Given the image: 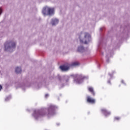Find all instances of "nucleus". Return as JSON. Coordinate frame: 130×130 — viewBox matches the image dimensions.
Instances as JSON below:
<instances>
[{
    "label": "nucleus",
    "instance_id": "1",
    "mask_svg": "<svg viewBox=\"0 0 130 130\" xmlns=\"http://www.w3.org/2000/svg\"><path fill=\"white\" fill-rule=\"evenodd\" d=\"M57 108V107L53 105H50L48 109L47 112H45V110H35L34 111V113L32 114V116L35 118V119H38L40 117H43V116H45L46 115L48 117H51L55 114V109Z\"/></svg>",
    "mask_w": 130,
    "mask_h": 130
},
{
    "label": "nucleus",
    "instance_id": "2",
    "mask_svg": "<svg viewBox=\"0 0 130 130\" xmlns=\"http://www.w3.org/2000/svg\"><path fill=\"white\" fill-rule=\"evenodd\" d=\"M78 38L80 43H83V44H89L91 41V35L87 32L79 34Z\"/></svg>",
    "mask_w": 130,
    "mask_h": 130
},
{
    "label": "nucleus",
    "instance_id": "3",
    "mask_svg": "<svg viewBox=\"0 0 130 130\" xmlns=\"http://www.w3.org/2000/svg\"><path fill=\"white\" fill-rule=\"evenodd\" d=\"M16 48V42L14 41H8L4 44V50L7 52H13Z\"/></svg>",
    "mask_w": 130,
    "mask_h": 130
},
{
    "label": "nucleus",
    "instance_id": "4",
    "mask_svg": "<svg viewBox=\"0 0 130 130\" xmlns=\"http://www.w3.org/2000/svg\"><path fill=\"white\" fill-rule=\"evenodd\" d=\"M54 8L45 7L43 9L42 14L44 16H53L54 15Z\"/></svg>",
    "mask_w": 130,
    "mask_h": 130
},
{
    "label": "nucleus",
    "instance_id": "5",
    "mask_svg": "<svg viewBox=\"0 0 130 130\" xmlns=\"http://www.w3.org/2000/svg\"><path fill=\"white\" fill-rule=\"evenodd\" d=\"M88 78V76H83L82 75H75L74 76V83H76V84H82L83 80H87Z\"/></svg>",
    "mask_w": 130,
    "mask_h": 130
},
{
    "label": "nucleus",
    "instance_id": "6",
    "mask_svg": "<svg viewBox=\"0 0 130 130\" xmlns=\"http://www.w3.org/2000/svg\"><path fill=\"white\" fill-rule=\"evenodd\" d=\"M59 22V20L56 18H53L51 19L50 23L52 25V26H56L57 24H58Z\"/></svg>",
    "mask_w": 130,
    "mask_h": 130
},
{
    "label": "nucleus",
    "instance_id": "7",
    "mask_svg": "<svg viewBox=\"0 0 130 130\" xmlns=\"http://www.w3.org/2000/svg\"><path fill=\"white\" fill-rule=\"evenodd\" d=\"M70 68H71L70 64H68L67 65H63L62 66H60V70H61V71H63V72L69 71V70L70 69Z\"/></svg>",
    "mask_w": 130,
    "mask_h": 130
},
{
    "label": "nucleus",
    "instance_id": "8",
    "mask_svg": "<svg viewBox=\"0 0 130 130\" xmlns=\"http://www.w3.org/2000/svg\"><path fill=\"white\" fill-rule=\"evenodd\" d=\"M85 51L86 49H85V47H84L83 45H81L77 48V51H78V52L83 53L85 52Z\"/></svg>",
    "mask_w": 130,
    "mask_h": 130
},
{
    "label": "nucleus",
    "instance_id": "9",
    "mask_svg": "<svg viewBox=\"0 0 130 130\" xmlns=\"http://www.w3.org/2000/svg\"><path fill=\"white\" fill-rule=\"evenodd\" d=\"M58 79L59 81H61L62 80V79H65L66 81L67 82H69V80H70V77H69V76H62L61 77L59 75H58Z\"/></svg>",
    "mask_w": 130,
    "mask_h": 130
},
{
    "label": "nucleus",
    "instance_id": "10",
    "mask_svg": "<svg viewBox=\"0 0 130 130\" xmlns=\"http://www.w3.org/2000/svg\"><path fill=\"white\" fill-rule=\"evenodd\" d=\"M101 112H102V113H103V114H104V115H105V116H108V115H110V114H111V113H110V112H108L105 109H102L101 110Z\"/></svg>",
    "mask_w": 130,
    "mask_h": 130
},
{
    "label": "nucleus",
    "instance_id": "11",
    "mask_svg": "<svg viewBox=\"0 0 130 130\" xmlns=\"http://www.w3.org/2000/svg\"><path fill=\"white\" fill-rule=\"evenodd\" d=\"M87 102H88V103L94 104V103H95V99H93L90 96H87Z\"/></svg>",
    "mask_w": 130,
    "mask_h": 130
},
{
    "label": "nucleus",
    "instance_id": "12",
    "mask_svg": "<svg viewBox=\"0 0 130 130\" xmlns=\"http://www.w3.org/2000/svg\"><path fill=\"white\" fill-rule=\"evenodd\" d=\"M80 64V63L78 61H74L72 62L71 63L69 64V65L71 67H77V66H79Z\"/></svg>",
    "mask_w": 130,
    "mask_h": 130
},
{
    "label": "nucleus",
    "instance_id": "13",
    "mask_svg": "<svg viewBox=\"0 0 130 130\" xmlns=\"http://www.w3.org/2000/svg\"><path fill=\"white\" fill-rule=\"evenodd\" d=\"M21 72H22V69H21V68L16 67L15 68V73H16V74H20Z\"/></svg>",
    "mask_w": 130,
    "mask_h": 130
},
{
    "label": "nucleus",
    "instance_id": "14",
    "mask_svg": "<svg viewBox=\"0 0 130 130\" xmlns=\"http://www.w3.org/2000/svg\"><path fill=\"white\" fill-rule=\"evenodd\" d=\"M88 91L91 92V94H92L93 96H95V92H94V89H93V87H88Z\"/></svg>",
    "mask_w": 130,
    "mask_h": 130
},
{
    "label": "nucleus",
    "instance_id": "15",
    "mask_svg": "<svg viewBox=\"0 0 130 130\" xmlns=\"http://www.w3.org/2000/svg\"><path fill=\"white\" fill-rule=\"evenodd\" d=\"M11 96H9L8 97H7L6 99H5V101L6 102H8L9 101V100H10V99H11Z\"/></svg>",
    "mask_w": 130,
    "mask_h": 130
},
{
    "label": "nucleus",
    "instance_id": "16",
    "mask_svg": "<svg viewBox=\"0 0 130 130\" xmlns=\"http://www.w3.org/2000/svg\"><path fill=\"white\" fill-rule=\"evenodd\" d=\"M114 119H116V120H119V119H120V118L117 117H115Z\"/></svg>",
    "mask_w": 130,
    "mask_h": 130
},
{
    "label": "nucleus",
    "instance_id": "17",
    "mask_svg": "<svg viewBox=\"0 0 130 130\" xmlns=\"http://www.w3.org/2000/svg\"><path fill=\"white\" fill-rule=\"evenodd\" d=\"M3 13V10H2L1 8H0V15H2V13Z\"/></svg>",
    "mask_w": 130,
    "mask_h": 130
},
{
    "label": "nucleus",
    "instance_id": "18",
    "mask_svg": "<svg viewBox=\"0 0 130 130\" xmlns=\"http://www.w3.org/2000/svg\"><path fill=\"white\" fill-rule=\"evenodd\" d=\"M49 96V95L48 94H46L45 98H47V97H48Z\"/></svg>",
    "mask_w": 130,
    "mask_h": 130
},
{
    "label": "nucleus",
    "instance_id": "19",
    "mask_svg": "<svg viewBox=\"0 0 130 130\" xmlns=\"http://www.w3.org/2000/svg\"><path fill=\"white\" fill-rule=\"evenodd\" d=\"M3 89V87L0 85V91Z\"/></svg>",
    "mask_w": 130,
    "mask_h": 130
},
{
    "label": "nucleus",
    "instance_id": "20",
    "mask_svg": "<svg viewBox=\"0 0 130 130\" xmlns=\"http://www.w3.org/2000/svg\"><path fill=\"white\" fill-rule=\"evenodd\" d=\"M110 57V55H107V57Z\"/></svg>",
    "mask_w": 130,
    "mask_h": 130
},
{
    "label": "nucleus",
    "instance_id": "21",
    "mask_svg": "<svg viewBox=\"0 0 130 130\" xmlns=\"http://www.w3.org/2000/svg\"><path fill=\"white\" fill-rule=\"evenodd\" d=\"M109 62V59H107V62Z\"/></svg>",
    "mask_w": 130,
    "mask_h": 130
},
{
    "label": "nucleus",
    "instance_id": "22",
    "mask_svg": "<svg viewBox=\"0 0 130 130\" xmlns=\"http://www.w3.org/2000/svg\"><path fill=\"white\" fill-rule=\"evenodd\" d=\"M121 83H122V84H124V82L123 80L121 81Z\"/></svg>",
    "mask_w": 130,
    "mask_h": 130
},
{
    "label": "nucleus",
    "instance_id": "23",
    "mask_svg": "<svg viewBox=\"0 0 130 130\" xmlns=\"http://www.w3.org/2000/svg\"><path fill=\"white\" fill-rule=\"evenodd\" d=\"M108 83H110V81H108Z\"/></svg>",
    "mask_w": 130,
    "mask_h": 130
},
{
    "label": "nucleus",
    "instance_id": "24",
    "mask_svg": "<svg viewBox=\"0 0 130 130\" xmlns=\"http://www.w3.org/2000/svg\"><path fill=\"white\" fill-rule=\"evenodd\" d=\"M102 30V28H100V30L101 31Z\"/></svg>",
    "mask_w": 130,
    "mask_h": 130
},
{
    "label": "nucleus",
    "instance_id": "25",
    "mask_svg": "<svg viewBox=\"0 0 130 130\" xmlns=\"http://www.w3.org/2000/svg\"><path fill=\"white\" fill-rule=\"evenodd\" d=\"M109 76H110V77H111V76H112L111 74H109Z\"/></svg>",
    "mask_w": 130,
    "mask_h": 130
},
{
    "label": "nucleus",
    "instance_id": "26",
    "mask_svg": "<svg viewBox=\"0 0 130 130\" xmlns=\"http://www.w3.org/2000/svg\"><path fill=\"white\" fill-rule=\"evenodd\" d=\"M57 125H59V124H57Z\"/></svg>",
    "mask_w": 130,
    "mask_h": 130
},
{
    "label": "nucleus",
    "instance_id": "27",
    "mask_svg": "<svg viewBox=\"0 0 130 130\" xmlns=\"http://www.w3.org/2000/svg\"><path fill=\"white\" fill-rule=\"evenodd\" d=\"M0 74H1V71H0Z\"/></svg>",
    "mask_w": 130,
    "mask_h": 130
}]
</instances>
